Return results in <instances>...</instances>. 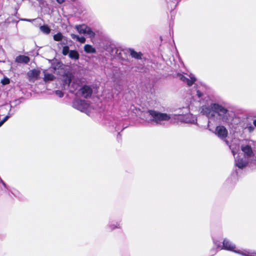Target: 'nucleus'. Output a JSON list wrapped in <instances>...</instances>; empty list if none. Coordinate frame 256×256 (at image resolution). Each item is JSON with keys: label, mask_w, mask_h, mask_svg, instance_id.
I'll use <instances>...</instances> for the list:
<instances>
[{"label": "nucleus", "mask_w": 256, "mask_h": 256, "mask_svg": "<svg viewBox=\"0 0 256 256\" xmlns=\"http://www.w3.org/2000/svg\"><path fill=\"white\" fill-rule=\"evenodd\" d=\"M148 113L151 116L152 121L156 124H160L162 121H168L170 120H181V118L183 116V114L180 112L174 114H168L153 110H148Z\"/></svg>", "instance_id": "obj_1"}, {"label": "nucleus", "mask_w": 256, "mask_h": 256, "mask_svg": "<svg viewBox=\"0 0 256 256\" xmlns=\"http://www.w3.org/2000/svg\"><path fill=\"white\" fill-rule=\"evenodd\" d=\"M210 108L214 112L220 116L222 118L223 120H226V117H227V114L228 112V110L226 108L218 103L211 104Z\"/></svg>", "instance_id": "obj_2"}, {"label": "nucleus", "mask_w": 256, "mask_h": 256, "mask_svg": "<svg viewBox=\"0 0 256 256\" xmlns=\"http://www.w3.org/2000/svg\"><path fill=\"white\" fill-rule=\"evenodd\" d=\"M236 245L230 240L228 238H224L223 240L221 249L232 251L236 253L240 254L242 256H246V254L241 252L240 250H236Z\"/></svg>", "instance_id": "obj_3"}, {"label": "nucleus", "mask_w": 256, "mask_h": 256, "mask_svg": "<svg viewBox=\"0 0 256 256\" xmlns=\"http://www.w3.org/2000/svg\"><path fill=\"white\" fill-rule=\"evenodd\" d=\"M89 104L84 100L76 99L72 102V106L82 112H86Z\"/></svg>", "instance_id": "obj_4"}, {"label": "nucleus", "mask_w": 256, "mask_h": 256, "mask_svg": "<svg viewBox=\"0 0 256 256\" xmlns=\"http://www.w3.org/2000/svg\"><path fill=\"white\" fill-rule=\"evenodd\" d=\"M240 124L244 130H246L250 133L252 132L254 130L252 120L250 118H244Z\"/></svg>", "instance_id": "obj_5"}, {"label": "nucleus", "mask_w": 256, "mask_h": 256, "mask_svg": "<svg viewBox=\"0 0 256 256\" xmlns=\"http://www.w3.org/2000/svg\"><path fill=\"white\" fill-rule=\"evenodd\" d=\"M216 134L222 139L225 138L228 136V130L223 126H217L215 129Z\"/></svg>", "instance_id": "obj_6"}, {"label": "nucleus", "mask_w": 256, "mask_h": 256, "mask_svg": "<svg viewBox=\"0 0 256 256\" xmlns=\"http://www.w3.org/2000/svg\"><path fill=\"white\" fill-rule=\"evenodd\" d=\"M80 91L82 94V96L86 98H88L92 96V90L91 87L88 85H84L80 89Z\"/></svg>", "instance_id": "obj_7"}, {"label": "nucleus", "mask_w": 256, "mask_h": 256, "mask_svg": "<svg viewBox=\"0 0 256 256\" xmlns=\"http://www.w3.org/2000/svg\"><path fill=\"white\" fill-rule=\"evenodd\" d=\"M241 150L244 153L245 157L250 158L254 156V152L251 146L249 144H242Z\"/></svg>", "instance_id": "obj_8"}, {"label": "nucleus", "mask_w": 256, "mask_h": 256, "mask_svg": "<svg viewBox=\"0 0 256 256\" xmlns=\"http://www.w3.org/2000/svg\"><path fill=\"white\" fill-rule=\"evenodd\" d=\"M72 78L70 75H66L62 80V87L64 90H68L72 83Z\"/></svg>", "instance_id": "obj_9"}, {"label": "nucleus", "mask_w": 256, "mask_h": 256, "mask_svg": "<svg viewBox=\"0 0 256 256\" xmlns=\"http://www.w3.org/2000/svg\"><path fill=\"white\" fill-rule=\"evenodd\" d=\"M30 61V58L26 56L19 55L15 59V62L19 64H28Z\"/></svg>", "instance_id": "obj_10"}, {"label": "nucleus", "mask_w": 256, "mask_h": 256, "mask_svg": "<svg viewBox=\"0 0 256 256\" xmlns=\"http://www.w3.org/2000/svg\"><path fill=\"white\" fill-rule=\"evenodd\" d=\"M236 166L239 168L242 169L247 165V162L243 160L242 158H236L235 159Z\"/></svg>", "instance_id": "obj_11"}, {"label": "nucleus", "mask_w": 256, "mask_h": 256, "mask_svg": "<svg viewBox=\"0 0 256 256\" xmlns=\"http://www.w3.org/2000/svg\"><path fill=\"white\" fill-rule=\"evenodd\" d=\"M88 26L85 24H82L79 25H76L75 28L80 34H86V32Z\"/></svg>", "instance_id": "obj_12"}, {"label": "nucleus", "mask_w": 256, "mask_h": 256, "mask_svg": "<svg viewBox=\"0 0 256 256\" xmlns=\"http://www.w3.org/2000/svg\"><path fill=\"white\" fill-rule=\"evenodd\" d=\"M180 0H166L168 4V6L170 8V11H172L176 8Z\"/></svg>", "instance_id": "obj_13"}, {"label": "nucleus", "mask_w": 256, "mask_h": 256, "mask_svg": "<svg viewBox=\"0 0 256 256\" xmlns=\"http://www.w3.org/2000/svg\"><path fill=\"white\" fill-rule=\"evenodd\" d=\"M122 226L120 222H116L115 224H108L106 228L112 231L116 228H121Z\"/></svg>", "instance_id": "obj_14"}, {"label": "nucleus", "mask_w": 256, "mask_h": 256, "mask_svg": "<svg viewBox=\"0 0 256 256\" xmlns=\"http://www.w3.org/2000/svg\"><path fill=\"white\" fill-rule=\"evenodd\" d=\"M84 50L88 54H94L96 52V50L90 44H86L84 46Z\"/></svg>", "instance_id": "obj_15"}, {"label": "nucleus", "mask_w": 256, "mask_h": 256, "mask_svg": "<svg viewBox=\"0 0 256 256\" xmlns=\"http://www.w3.org/2000/svg\"><path fill=\"white\" fill-rule=\"evenodd\" d=\"M68 56L71 59L78 60L80 58V54L76 50H70L69 52Z\"/></svg>", "instance_id": "obj_16"}, {"label": "nucleus", "mask_w": 256, "mask_h": 256, "mask_svg": "<svg viewBox=\"0 0 256 256\" xmlns=\"http://www.w3.org/2000/svg\"><path fill=\"white\" fill-rule=\"evenodd\" d=\"M129 51L130 52V56L136 59L140 60L142 58V54L141 52H138L130 48Z\"/></svg>", "instance_id": "obj_17"}, {"label": "nucleus", "mask_w": 256, "mask_h": 256, "mask_svg": "<svg viewBox=\"0 0 256 256\" xmlns=\"http://www.w3.org/2000/svg\"><path fill=\"white\" fill-rule=\"evenodd\" d=\"M70 36L73 40H76L82 44L86 42V38L84 36H79L74 34H72Z\"/></svg>", "instance_id": "obj_18"}, {"label": "nucleus", "mask_w": 256, "mask_h": 256, "mask_svg": "<svg viewBox=\"0 0 256 256\" xmlns=\"http://www.w3.org/2000/svg\"><path fill=\"white\" fill-rule=\"evenodd\" d=\"M79 86L78 84L76 82H72V83L70 84V87L68 88V90L70 92L74 93L76 90Z\"/></svg>", "instance_id": "obj_19"}, {"label": "nucleus", "mask_w": 256, "mask_h": 256, "mask_svg": "<svg viewBox=\"0 0 256 256\" xmlns=\"http://www.w3.org/2000/svg\"><path fill=\"white\" fill-rule=\"evenodd\" d=\"M55 78V76L52 74L44 73V80L46 82L51 81Z\"/></svg>", "instance_id": "obj_20"}, {"label": "nucleus", "mask_w": 256, "mask_h": 256, "mask_svg": "<svg viewBox=\"0 0 256 256\" xmlns=\"http://www.w3.org/2000/svg\"><path fill=\"white\" fill-rule=\"evenodd\" d=\"M40 30L45 34H49L50 32V29L49 26L46 24H44L40 28Z\"/></svg>", "instance_id": "obj_21"}, {"label": "nucleus", "mask_w": 256, "mask_h": 256, "mask_svg": "<svg viewBox=\"0 0 256 256\" xmlns=\"http://www.w3.org/2000/svg\"><path fill=\"white\" fill-rule=\"evenodd\" d=\"M64 38V36L60 32H58L57 34H55L53 36V38L55 41L60 42Z\"/></svg>", "instance_id": "obj_22"}, {"label": "nucleus", "mask_w": 256, "mask_h": 256, "mask_svg": "<svg viewBox=\"0 0 256 256\" xmlns=\"http://www.w3.org/2000/svg\"><path fill=\"white\" fill-rule=\"evenodd\" d=\"M86 34L90 38H94L96 34L94 32L92 31V29L88 26V28L86 30Z\"/></svg>", "instance_id": "obj_23"}, {"label": "nucleus", "mask_w": 256, "mask_h": 256, "mask_svg": "<svg viewBox=\"0 0 256 256\" xmlns=\"http://www.w3.org/2000/svg\"><path fill=\"white\" fill-rule=\"evenodd\" d=\"M10 192L14 196L18 198L20 200H23L22 195L18 190H10Z\"/></svg>", "instance_id": "obj_24"}, {"label": "nucleus", "mask_w": 256, "mask_h": 256, "mask_svg": "<svg viewBox=\"0 0 256 256\" xmlns=\"http://www.w3.org/2000/svg\"><path fill=\"white\" fill-rule=\"evenodd\" d=\"M40 74V71L39 70L36 69H33L30 71V76L34 78H38Z\"/></svg>", "instance_id": "obj_25"}, {"label": "nucleus", "mask_w": 256, "mask_h": 256, "mask_svg": "<svg viewBox=\"0 0 256 256\" xmlns=\"http://www.w3.org/2000/svg\"><path fill=\"white\" fill-rule=\"evenodd\" d=\"M69 47L68 46H63L62 50V54L64 56H66L68 54H69L70 51Z\"/></svg>", "instance_id": "obj_26"}, {"label": "nucleus", "mask_w": 256, "mask_h": 256, "mask_svg": "<svg viewBox=\"0 0 256 256\" xmlns=\"http://www.w3.org/2000/svg\"><path fill=\"white\" fill-rule=\"evenodd\" d=\"M196 80V78L194 76H192L190 77V79L188 78V80H186V82L188 86H191L192 85V84Z\"/></svg>", "instance_id": "obj_27"}, {"label": "nucleus", "mask_w": 256, "mask_h": 256, "mask_svg": "<svg viewBox=\"0 0 256 256\" xmlns=\"http://www.w3.org/2000/svg\"><path fill=\"white\" fill-rule=\"evenodd\" d=\"M0 182L4 186V188H1L2 191L6 192L7 190H9L6 184L1 178H0Z\"/></svg>", "instance_id": "obj_28"}, {"label": "nucleus", "mask_w": 256, "mask_h": 256, "mask_svg": "<svg viewBox=\"0 0 256 256\" xmlns=\"http://www.w3.org/2000/svg\"><path fill=\"white\" fill-rule=\"evenodd\" d=\"M213 243L215 245V246H216V248L218 249L222 250L221 248H222V245L220 244V242L219 241H218V240L214 239L213 240Z\"/></svg>", "instance_id": "obj_29"}, {"label": "nucleus", "mask_w": 256, "mask_h": 256, "mask_svg": "<svg viewBox=\"0 0 256 256\" xmlns=\"http://www.w3.org/2000/svg\"><path fill=\"white\" fill-rule=\"evenodd\" d=\"M55 94L59 98H62L64 96V93L60 90H56L54 92Z\"/></svg>", "instance_id": "obj_30"}, {"label": "nucleus", "mask_w": 256, "mask_h": 256, "mask_svg": "<svg viewBox=\"0 0 256 256\" xmlns=\"http://www.w3.org/2000/svg\"><path fill=\"white\" fill-rule=\"evenodd\" d=\"M218 252V248H213L210 250V254L212 256L215 255Z\"/></svg>", "instance_id": "obj_31"}, {"label": "nucleus", "mask_w": 256, "mask_h": 256, "mask_svg": "<svg viewBox=\"0 0 256 256\" xmlns=\"http://www.w3.org/2000/svg\"><path fill=\"white\" fill-rule=\"evenodd\" d=\"M10 79H9V78H4V79L2 80V82H1L2 84L3 85H6V84H8L10 83Z\"/></svg>", "instance_id": "obj_32"}, {"label": "nucleus", "mask_w": 256, "mask_h": 256, "mask_svg": "<svg viewBox=\"0 0 256 256\" xmlns=\"http://www.w3.org/2000/svg\"><path fill=\"white\" fill-rule=\"evenodd\" d=\"M196 95L198 97V98H200L203 96V94L200 90H196Z\"/></svg>", "instance_id": "obj_33"}, {"label": "nucleus", "mask_w": 256, "mask_h": 256, "mask_svg": "<svg viewBox=\"0 0 256 256\" xmlns=\"http://www.w3.org/2000/svg\"><path fill=\"white\" fill-rule=\"evenodd\" d=\"M180 79H181L182 80L183 82H186V80H188V78H186L184 76L182 75L180 76Z\"/></svg>", "instance_id": "obj_34"}, {"label": "nucleus", "mask_w": 256, "mask_h": 256, "mask_svg": "<svg viewBox=\"0 0 256 256\" xmlns=\"http://www.w3.org/2000/svg\"><path fill=\"white\" fill-rule=\"evenodd\" d=\"M61 42H60V44L62 45H66V40L65 39V38L63 39V40H61Z\"/></svg>", "instance_id": "obj_35"}, {"label": "nucleus", "mask_w": 256, "mask_h": 256, "mask_svg": "<svg viewBox=\"0 0 256 256\" xmlns=\"http://www.w3.org/2000/svg\"><path fill=\"white\" fill-rule=\"evenodd\" d=\"M56 2L59 4H62L65 2L66 0H56Z\"/></svg>", "instance_id": "obj_36"}, {"label": "nucleus", "mask_w": 256, "mask_h": 256, "mask_svg": "<svg viewBox=\"0 0 256 256\" xmlns=\"http://www.w3.org/2000/svg\"><path fill=\"white\" fill-rule=\"evenodd\" d=\"M22 21H26V22H32L34 20H31V19H27V18H23L21 20Z\"/></svg>", "instance_id": "obj_37"}, {"label": "nucleus", "mask_w": 256, "mask_h": 256, "mask_svg": "<svg viewBox=\"0 0 256 256\" xmlns=\"http://www.w3.org/2000/svg\"><path fill=\"white\" fill-rule=\"evenodd\" d=\"M252 123L254 127H256V120H254L252 122Z\"/></svg>", "instance_id": "obj_38"}, {"label": "nucleus", "mask_w": 256, "mask_h": 256, "mask_svg": "<svg viewBox=\"0 0 256 256\" xmlns=\"http://www.w3.org/2000/svg\"><path fill=\"white\" fill-rule=\"evenodd\" d=\"M14 102H16L14 106H16L17 104H19L20 103V102L18 100H15Z\"/></svg>", "instance_id": "obj_39"}, {"label": "nucleus", "mask_w": 256, "mask_h": 256, "mask_svg": "<svg viewBox=\"0 0 256 256\" xmlns=\"http://www.w3.org/2000/svg\"><path fill=\"white\" fill-rule=\"evenodd\" d=\"M256 256V254H251V255H250V256Z\"/></svg>", "instance_id": "obj_40"}, {"label": "nucleus", "mask_w": 256, "mask_h": 256, "mask_svg": "<svg viewBox=\"0 0 256 256\" xmlns=\"http://www.w3.org/2000/svg\"><path fill=\"white\" fill-rule=\"evenodd\" d=\"M214 116V114H210V116Z\"/></svg>", "instance_id": "obj_41"}, {"label": "nucleus", "mask_w": 256, "mask_h": 256, "mask_svg": "<svg viewBox=\"0 0 256 256\" xmlns=\"http://www.w3.org/2000/svg\"><path fill=\"white\" fill-rule=\"evenodd\" d=\"M72 2H75L76 0H71Z\"/></svg>", "instance_id": "obj_42"}, {"label": "nucleus", "mask_w": 256, "mask_h": 256, "mask_svg": "<svg viewBox=\"0 0 256 256\" xmlns=\"http://www.w3.org/2000/svg\"><path fill=\"white\" fill-rule=\"evenodd\" d=\"M118 136H120V132L118 133Z\"/></svg>", "instance_id": "obj_43"}, {"label": "nucleus", "mask_w": 256, "mask_h": 256, "mask_svg": "<svg viewBox=\"0 0 256 256\" xmlns=\"http://www.w3.org/2000/svg\"><path fill=\"white\" fill-rule=\"evenodd\" d=\"M0 178H1L0 177Z\"/></svg>", "instance_id": "obj_44"}]
</instances>
